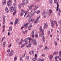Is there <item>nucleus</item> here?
Returning a JSON list of instances; mask_svg holds the SVG:
<instances>
[{"mask_svg":"<svg viewBox=\"0 0 61 61\" xmlns=\"http://www.w3.org/2000/svg\"><path fill=\"white\" fill-rule=\"evenodd\" d=\"M31 28H30V27H28V29L29 30H30V31L31 30Z\"/></svg>","mask_w":61,"mask_h":61,"instance_id":"42","label":"nucleus"},{"mask_svg":"<svg viewBox=\"0 0 61 61\" xmlns=\"http://www.w3.org/2000/svg\"><path fill=\"white\" fill-rule=\"evenodd\" d=\"M24 15V13H20V16H22Z\"/></svg>","mask_w":61,"mask_h":61,"instance_id":"29","label":"nucleus"},{"mask_svg":"<svg viewBox=\"0 0 61 61\" xmlns=\"http://www.w3.org/2000/svg\"><path fill=\"white\" fill-rule=\"evenodd\" d=\"M27 42H25V43H24L23 45H22L21 47V48H22V47H24L25 46V45H26V44H27Z\"/></svg>","mask_w":61,"mask_h":61,"instance_id":"14","label":"nucleus"},{"mask_svg":"<svg viewBox=\"0 0 61 61\" xmlns=\"http://www.w3.org/2000/svg\"><path fill=\"white\" fill-rule=\"evenodd\" d=\"M18 21V19H16L15 20V25H16L17 23V21Z\"/></svg>","mask_w":61,"mask_h":61,"instance_id":"20","label":"nucleus"},{"mask_svg":"<svg viewBox=\"0 0 61 61\" xmlns=\"http://www.w3.org/2000/svg\"><path fill=\"white\" fill-rule=\"evenodd\" d=\"M50 3V4H52L53 3V0H49Z\"/></svg>","mask_w":61,"mask_h":61,"instance_id":"32","label":"nucleus"},{"mask_svg":"<svg viewBox=\"0 0 61 61\" xmlns=\"http://www.w3.org/2000/svg\"><path fill=\"white\" fill-rule=\"evenodd\" d=\"M49 12H50V14L52 13V11L51 10H49V11L47 10V12H46L47 15H49Z\"/></svg>","mask_w":61,"mask_h":61,"instance_id":"11","label":"nucleus"},{"mask_svg":"<svg viewBox=\"0 0 61 61\" xmlns=\"http://www.w3.org/2000/svg\"><path fill=\"white\" fill-rule=\"evenodd\" d=\"M20 41V39H18L16 40V42L17 43H18Z\"/></svg>","mask_w":61,"mask_h":61,"instance_id":"27","label":"nucleus"},{"mask_svg":"<svg viewBox=\"0 0 61 61\" xmlns=\"http://www.w3.org/2000/svg\"><path fill=\"white\" fill-rule=\"evenodd\" d=\"M23 43V42L21 41H20V42L18 43L19 45H21V44Z\"/></svg>","mask_w":61,"mask_h":61,"instance_id":"28","label":"nucleus"},{"mask_svg":"<svg viewBox=\"0 0 61 61\" xmlns=\"http://www.w3.org/2000/svg\"><path fill=\"white\" fill-rule=\"evenodd\" d=\"M40 31H42H42H44L43 30H42V27H41V26H40Z\"/></svg>","mask_w":61,"mask_h":61,"instance_id":"35","label":"nucleus"},{"mask_svg":"<svg viewBox=\"0 0 61 61\" xmlns=\"http://www.w3.org/2000/svg\"><path fill=\"white\" fill-rule=\"evenodd\" d=\"M12 0H9L7 2V5L8 6H10L11 4L12 3Z\"/></svg>","mask_w":61,"mask_h":61,"instance_id":"6","label":"nucleus"},{"mask_svg":"<svg viewBox=\"0 0 61 61\" xmlns=\"http://www.w3.org/2000/svg\"><path fill=\"white\" fill-rule=\"evenodd\" d=\"M37 8H38V7H37V5H35V7L34 8V10L36 9Z\"/></svg>","mask_w":61,"mask_h":61,"instance_id":"24","label":"nucleus"},{"mask_svg":"<svg viewBox=\"0 0 61 61\" xmlns=\"http://www.w3.org/2000/svg\"><path fill=\"white\" fill-rule=\"evenodd\" d=\"M53 56L52 55H51L49 56V59L50 60H51L53 58Z\"/></svg>","mask_w":61,"mask_h":61,"instance_id":"9","label":"nucleus"},{"mask_svg":"<svg viewBox=\"0 0 61 61\" xmlns=\"http://www.w3.org/2000/svg\"><path fill=\"white\" fill-rule=\"evenodd\" d=\"M16 2L14 4V5L13 6H15V5H16Z\"/></svg>","mask_w":61,"mask_h":61,"instance_id":"58","label":"nucleus"},{"mask_svg":"<svg viewBox=\"0 0 61 61\" xmlns=\"http://www.w3.org/2000/svg\"><path fill=\"white\" fill-rule=\"evenodd\" d=\"M29 46H30V47H31V44L30 43H29Z\"/></svg>","mask_w":61,"mask_h":61,"instance_id":"61","label":"nucleus"},{"mask_svg":"<svg viewBox=\"0 0 61 61\" xmlns=\"http://www.w3.org/2000/svg\"><path fill=\"white\" fill-rule=\"evenodd\" d=\"M54 53H55V54L56 55H57V54H58V52H54Z\"/></svg>","mask_w":61,"mask_h":61,"instance_id":"51","label":"nucleus"},{"mask_svg":"<svg viewBox=\"0 0 61 61\" xmlns=\"http://www.w3.org/2000/svg\"><path fill=\"white\" fill-rule=\"evenodd\" d=\"M29 53L30 55H32V51H30Z\"/></svg>","mask_w":61,"mask_h":61,"instance_id":"45","label":"nucleus"},{"mask_svg":"<svg viewBox=\"0 0 61 61\" xmlns=\"http://www.w3.org/2000/svg\"><path fill=\"white\" fill-rule=\"evenodd\" d=\"M43 17L44 18H46V15H43Z\"/></svg>","mask_w":61,"mask_h":61,"instance_id":"60","label":"nucleus"},{"mask_svg":"<svg viewBox=\"0 0 61 61\" xmlns=\"http://www.w3.org/2000/svg\"><path fill=\"white\" fill-rule=\"evenodd\" d=\"M59 55L60 56H61V50L59 53Z\"/></svg>","mask_w":61,"mask_h":61,"instance_id":"37","label":"nucleus"},{"mask_svg":"<svg viewBox=\"0 0 61 61\" xmlns=\"http://www.w3.org/2000/svg\"><path fill=\"white\" fill-rule=\"evenodd\" d=\"M32 51V54L33 55V56H34L35 55V54H34V52L35 51Z\"/></svg>","mask_w":61,"mask_h":61,"instance_id":"43","label":"nucleus"},{"mask_svg":"<svg viewBox=\"0 0 61 61\" xmlns=\"http://www.w3.org/2000/svg\"><path fill=\"white\" fill-rule=\"evenodd\" d=\"M17 59V58L16 57H15L14 58V61H16V60Z\"/></svg>","mask_w":61,"mask_h":61,"instance_id":"36","label":"nucleus"},{"mask_svg":"<svg viewBox=\"0 0 61 61\" xmlns=\"http://www.w3.org/2000/svg\"><path fill=\"white\" fill-rule=\"evenodd\" d=\"M18 6H19V8H20V7H21V4H18Z\"/></svg>","mask_w":61,"mask_h":61,"instance_id":"40","label":"nucleus"},{"mask_svg":"<svg viewBox=\"0 0 61 61\" xmlns=\"http://www.w3.org/2000/svg\"><path fill=\"white\" fill-rule=\"evenodd\" d=\"M10 24L11 25H13V22H10Z\"/></svg>","mask_w":61,"mask_h":61,"instance_id":"63","label":"nucleus"},{"mask_svg":"<svg viewBox=\"0 0 61 61\" xmlns=\"http://www.w3.org/2000/svg\"><path fill=\"white\" fill-rule=\"evenodd\" d=\"M13 54H12L10 52L9 54V56H13Z\"/></svg>","mask_w":61,"mask_h":61,"instance_id":"23","label":"nucleus"},{"mask_svg":"<svg viewBox=\"0 0 61 61\" xmlns=\"http://www.w3.org/2000/svg\"><path fill=\"white\" fill-rule=\"evenodd\" d=\"M21 12L22 13H23L24 12V11L22 9L21 10Z\"/></svg>","mask_w":61,"mask_h":61,"instance_id":"55","label":"nucleus"},{"mask_svg":"<svg viewBox=\"0 0 61 61\" xmlns=\"http://www.w3.org/2000/svg\"><path fill=\"white\" fill-rule=\"evenodd\" d=\"M23 2L25 4H27V3H28V1L27 0H23Z\"/></svg>","mask_w":61,"mask_h":61,"instance_id":"12","label":"nucleus"},{"mask_svg":"<svg viewBox=\"0 0 61 61\" xmlns=\"http://www.w3.org/2000/svg\"><path fill=\"white\" fill-rule=\"evenodd\" d=\"M59 56H56L55 57V61H58V60H57V58H59Z\"/></svg>","mask_w":61,"mask_h":61,"instance_id":"18","label":"nucleus"},{"mask_svg":"<svg viewBox=\"0 0 61 61\" xmlns=\"http://www.w3.org/2000/svg\"><path fill=\"white\" fill-rule=\"evenodd\" d=\"M16 11H15L13 13V15H15V14H16Z\"/></svg>","mask_w":61,"mask_h":61,"instance_id":"38","label":"nucleus"},{"mask_svg":"<svg viewBox=\"0 0 61 61\" xmlns=\"http://www.w3.org/2000/svg\"><path fill=\"white\" fill-rule=\"evenodd\" d=\"M32 26H33V25H32L30 24V25L29 27H30V28H31L32 27Z\"/></svg>","mask_w":61,"mask_h":61,"instance_id":"50","label":"nucleus"},{"mask_svg":"<svg viewBox=\"0 0 61 61\" xmlns=\"http://www.w3.org/2000/svg\"><path fill=\"white\" fill-rule=\"evenodd\" d=\"M16 9V7H14V6H13L10 8V10L11 12H13L14 11H15Z\"/></svg>","mask_w":61,"mask_h":61,"instance_id":"2","label":"nucleus"},{"mask_svg":"<svg viewBox=\"0 0 61 61\" xmlns=\"http://www.w3.org/2000/svg\"><path fill=\"white\" fill-rule=\"evenodd\" d=\"M41 56H42V57H44L45 56V54H42Z\"/></svg>","mask_w":61,"mask_h":61,"instance_id":"54","label":"nucleus"},{"mask_svg":"<svg viewBox=\"0 0 61 61\" xmlns=\"http://www.w3.org/2000/svg\"><path fill=\"white\" fill-rule=\"evenodd\" d=\"M34 43L35 46H36V45H37V44L36 43V42H34Z\"/></svg>","mask_w":61,"mask_h":61,"instance_id":"48","label":"nucleus"},{"mask_svg":"<svg viewBox=\"0 0 61 61\" xmlns=\"http://www.w3.org/2000/svg\"><path fill=\"white\" fill-rule=\"evenodd\" d=\"M58 23L60 24V25H61V20H60V21H58Z\"/></svg>","mask_w":61,"mask_h":61,"instance_id":"47","label":"nucleus"},{"mask_svg":"<svg viewBox=\"0 0 61 61\" xmlns=\"http://www.w3.org/2000/svg\"><path fill=\"white\" fill-rule=\"evenodd\" d=\"M6 1L5 0H3L2 2V4L3 5H5L6 4Z\"/></svg>","mask_w":61,"mask_h":61,"instance_id":"13","label":"nucleus"},{"mask_svg":"<svg viewBox=\"0 0 61 61\" xmlns=\"http://www.w3.org/2000/svg\"><path fill=\"white\" fill-rule=\"evenodd\" d=\"M41 32H42L41 34V37L43 36H44V31L42 30V31H41Z\"/></svg>","mask_w":61,"mask_h":61,"instance_id":"17","label":"nucleus"},{"mask_svg":"<svg viewBox=\"0 0 61 61\" xmlns=\"http://www.w3.org/2000/svg\"><path fill=\"white\" fill-rule=\"evenodd\" d=\"M44 29H45V28H47V23H45L44 24Z\"/></svg>","mask_w":61,"mask_h":61,"instance_id":"10","label":"nucleus"},{"mask_svg":"<svg viewBox=\"0 0 61 61\" xmlns=\"http://www.w3.org/2000/svg\"><path fill=\"white\" fill-rule=\"evenodd\" d=\"M5 18H3V24H5Z\"/></svg>","mask_w":61,"mask_h":61,"instance_id":"31","label":"nucleus"},{"mask_svg":"<svg viewBox=\"0 0 61 61\" xmlns=\"http://www.w3.org/2000/svg\"><path fill=\"white\" fill-rule=\"evenodd\" d=\"M28 24L29 23H28L25 24V25H24L21 28V29H23L24 27H25V29L27 28V27H28Z\"/></svg>","mask_w":61,"mask_h":61,"instance_id":"5","label":"nucleus"},{"mask_svg":"<svg viewBox=\"0 0 61 61\" xmlns=\"http://www.w3.org/2000/svg\"><path fill=\"white\" fill-rule=\"evenodd\" d=\"M53 22L55 24H57V22L56 20H54Z\"/></svg>","mask_w":61,"mask_h":61,"instance_id":"46","label":"nucleus"},{"mask_svg":"<svg viewBox=\"0 0 61 61\" xmlns=\"http://www.w3.org/2000/svg\"><path fill=\"white\" fill-rule=\"evenodd\" d=\"M7 51L8 53H9V52H10V50L8 49V50H7Z\"/></svg>","mask_w":61,"mask_h":61,"instance_id":"56","label":"nucleus"},{"mask_svg":"<svg viewBox=\"0 0 61 61\" xmlns=\"http://www.w3.org/2000/svg\"><path fill=\"white\" fill-rule=\"evenodd\" d=\"M28 20L30 21V24H32L33 22V20L31 18H30V19H28Z\"/></svg>","mask_w":61,"mask_h":61,"instance_id":"8","label":"nucleus"},{"mask_svg":"<svg viewBox=\"0 0 61 61\" xmlns=\"http://www.w3.org/2000/svg\"><path fill=\"white\" fill-rule=\"evenodd\" d=\"M31 40L30 41H31V42H33V43H34L36 41V40L34 39H32L31 38Z\"/></svg>","mask_w":61,"mask_h":61,"instance_id":"16","label":"nucleus"},{"mask_svg":"<svg viewBox=\"0 0 61 61\" xmlns=\"http://www.w3.org/2000/svg\"><path fill=\"white\" fill-rule=\"evenodd\" d=\"M40 12V11L39 10H38L36 13L37 14H39V13Z\"/></svg>","mask_w":61,"mask_h":61,"instance_id":"57","label":"nucleus"},{"mask_svg":"<svg viewBox=\"0 0 61 61\" xmlns=\"http://www.w3.org/2000/svg\"><path fill=\"white\" fill-rule=\"evenodd\" d=\"M39 46H40V47H42V46H43V45H39Z\"/></svg>","mask_w":61,"mask_h":61,"instance_id":"62","label":"nucleus"},{"mask_svg":"<svg viewBox=\"0 0 61 61\" xmlns=\"http://www.w3.org/2000/svg\"><path fill=\"white\" fill-rule=\"evenodd\" d=\"M4 38H5V37H3L2 38V40H1V41H3V40H4Z\"/></svg>","mask_w":61,"mask_h":61,"instance_id":"52","label":"nucleus"},{"mask_svg":"<svg viewBox=\"0 0 61 61\" xmlns=\"http://www.w3.org/2000/svg\"><path fill=\"white\" fill-rule=\"evenodd\" d=\"M13 28V27L12 26H10L9 27V29L8 30V31L9 32H10V31H11L12 28Z\"/></svg>","mask_w":61,"mask_h":61,"instance_id":"15","label":"nucleus"},{"mask_svg":"<svg viewBox=\"0 0 61 61\" xmlns=\"http://www.w3.org/2000/svg\"><path fill=\"white\" fill-rule=\"evenodd\" d=\"M5 10L6 12L7 13H8L9 12V10H8V9L7 7H6L5 8Z\"/></svg>","mask_w":61,"mask_h":61,"instance_id":"19","label":"nucleus"},{"mask_svg":"<svg viewBox=\"0 0 61 61\" xmlns=\"http://www.w3.org/2000/svg\"><path fill=\"white\" fill-rule=\"evenodd\" d=\"M38 37V35L37 34H36L35 35V38H37V37Z\"/></svg>","mask_w":61,"mask_h":61,"instance_id":"41","label":"nucleus"},{"mask_svg":"<svg viewBox=\"0 0 61 61\" xmlns=\"http://www.w3.org/2000/svg\"><path fill=\"white\" fill-rule=\"evenodd\" d=\"M33 6V5H30L29 6V9L31 10V9H32V7Z\"/></svg>","mask_w":61,"mask_h":61,"instance_id":"21","label":"nucleus"},{"mask_svg":"<svg viewBox=\"0 0 61 61\" xmlns=\"http://www.w3.org/2000/svg\"><path fill=\"white\" fill-rule=\"evenodd\" d=\"M36 57L32 59V61H36Z\"/></svg>","mask_w":61,"mask_h":61,"instance_id":"22","label":"nucleus"},{"mask_svg":"<svg viewBox=\"0 0 61 61\" xmlns=\"http://www.w3.org/2000/svg\"><path fill=\"white\" fill-rule=\"evenodd\" d=\"M55 44L56 46H57V42H56V41H55Z\"/></svg>","mask_w":61,"mask_h":61,"instance_id":"49","label":"nucleus"},{"mask_svg":"<svg viewBox=\"0 0 61 61\" xmlns=\"http://www.w3.org/2000/svg\"><path fill=\"white\" fill-rule=\"evenodd\" d=\"M46 11H44L43 12L42 15H45V14H46Z\"/></svg>","mask_w":61,"mask_h":61,"instance_id":"34","label":"nucleus"},{"mask_svg":"<svg viewBox=\"0 0 61 61\" xmlns=\"http://www.w3.org/2000/svg\"><path fill=\"white\" fill-rule=\"evenodd\" d=\"M40 48H41V47L39 45L37 48L38 49H40Z\"/></svg>","mask_w":61,"mask_h":61,"instance_id":"44","label":"nucleus"},{"mask_svg":"<svg viewBox=\"0 0 61 61\" xmlns=\"http://www.w3.org/2000/svg\"><path fill=\"white\" fill-rule=\"evenodd\" d=\"M39 18H40V16L37 17V19H36V20H34V24L38 23V19H39Z\"/></svg>","mask_w":61,"mask_h":61,"instance_id":"7","label":"nucleus"},{"mask_svg":"<svg viewBox=\"0 0 61 61\" xmlns=\"http://www.w3.org/2000/svg\"><path fill=\"white\" fill-rule=\"evenodd\" d=\"M35 13L36 12H35V10H31V12L30 13H29L28 14V15H27L26 17V18H27V17H28V16L30 17V14H31V15H34L35 14Z\"/></svg>","mask_w":61,"mask_h":61,"instance_id":"1","label":"nucleus"},{"mask_svg":"<svg viewBox=\"0 0 61 61\" xmlns=\"http://www.w3.org/2000/svg\"><path fill=\"white\" fill-rule=\"evenodd\" d=\"M51 26L52 27H54V23L51 22Z\"/></svg>","mask_w":61,"mask_h":61,"instance_id":"33","label":"nucleus"},{"mask_svg":"<svg viewBox=\"0 0 61 61\" xmlns=\"http://www.w3.org/2000/svg\"><path fill=\"white\" fill-rule=\"evenodd\" d=\"M29 40V43L30 41V40H31V39L30 37H28L27 38H25V40H23V41L27 43V40Z\"/></svg>","mask_w":61,"mask_h":61,"instance_id":"4","label":"nucleus"},{"mask_svg":"<svg viewBox=\"0 0 61 61\" xmlns=\"http://www.w3.org/2000/svg\"><path fill=\"white\" fill-rule=\"evenodd\" d=\"M6 44V42H4L3 43V45H5V44Z\"/></svg>","mask_w":61,"mask_h":61,"instance_id":"53","label":"nucleus"},{"mask_svg":"<svg viewBox=\"0 0 61 61\" xmlns=\"http://www.w3.org/2000/svg\"><path fill=\"white\" fill-rule=\"evenodd\" d=\"M45 49L46 51H47V50H48V49L49 48H48L46 46H45Z\"/></svg>","mask_w":61,"mask_h":61,"instance_id":"26","label":"nucleus"},{"mask_svg":"<svg viewBox=\"0 0 61 61\" xmlns=\"http://www.w3.org/2000/svg\"><path fill=\"white\" fill-rule=\"evenodd\" d=\"M23 57V56H21L20 57V60L21 61V60H22V58Z\"/></svg>","mask_w":61,"mask_h":61,"instance_id":"39","label":"nucleus"},{"mask_svg":"<svg viewBox=\"0 0 61 61\" xmlns=\"http://www.w3.org/2000/svg\"><path fill=\"white\" fill-rule=\"evenodd\" d=\"M29 57L28 56H27L26 57L27 59H29Z\"/></svg>","mask_w":61,"mask_h":61,"instance_id":"59","label":"nucleus"},{"mask_svg":"<svg viewBox=\"0 0 61 61\" xmlns=\"http://www.w3.org/2000/svg\"><path fill=\"white\" fill-rule=\"evenodd\" d=\"M35 32V30H33L31 32V35H34V32Z\"/></svg>","mask_w":61,"mask_h":61,"instance_id":"25","label":"nucleus"},{"mask_svg":"<svg viewBox=\"0 0 61 61\" xmlns=\"http://www.w3.org/2000/svg\"><path fill=\"white\" fill-rule=\"evenodd\" d=\"M4 32H5V29H3V30L2 31V32H3V33H4Z\"/></svg>","mask_w":61,"mask_h":61,"instance_id":"64","label":"nucleus"},{"mask_svg":"<svg viewBox=\"0 0 61 61\" xmlns=\"http://www.w3.org/2000/svg\"><path fill=\"white\" fill-rule=\"evenodd\" d=\"M10 53H11V54H12L13 55V53H14V51L13 50H12L11 51Z\"/></svg>","mask_w":61,"mask_h":61,"instance_id":"30","label":"nucleus"},{"mask_svg":"<svg viewBox=\"0 0 61 61\" xmlns=\"http://www.w3.org/2000/svg\"><path fill=\"white\" fill-rule=\"evenodd\" d=\"M54 2L55 3H56V4H57V7L56 9V11H58V7H59V5L58 4V2H57V0H54Z\"/></svg>","mask_w":61,"mask_h":61,"instance_id":"3","label":"nucleus"}]
</instances>
